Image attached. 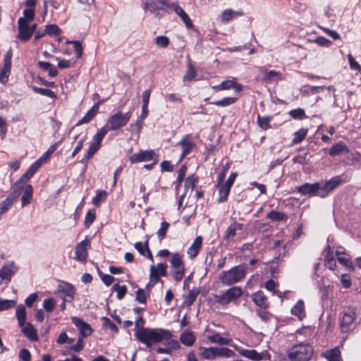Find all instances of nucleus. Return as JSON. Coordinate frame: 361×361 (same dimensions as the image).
<instances>
[{"mask_svg":"<svg viewBox=\"0 0 361 361\" xmlns=\"http://www.w3.org/2000/svg\"><path fill=\"white\" fill-rule=\"evenodd\" d=\"M289 115L294 119L302 120L305 117V113L302 109H293L289 111Z\"/></svg>","mask_w":361,"mask_h":361,"instance_id":"obj_60","label":"nucleus"},{"mask_svg":"<svg viewBox=\"0 0 361 361\" xmlns=\"http://www.w3.org/2000/svg\"><path fill=\"white\" fill-rule=\"evenodd\" d=\"M307 129L301 128V129L298 130V131H296L294 133V137H293L292 142L294 144L300 143L305 138V137L307 136Z\"/></svg>","mask_w":361,"mask_h":361,"instance_id":"obj_52","label":"nucleus"},{"mask_svg":"<svg viewBox=\"0 0 361 361\" xmlns=\"http://www.w3.org/2000/svg\"><path fill=\"white\" fill-rule=\"evenodd\" d=\"M219 198L217 200L218 202L221 203L224 202L227 200L228 196L230 192L231 187H228V185L225 184L219 185Z\"/></svg>","mask_w":361,"mask_h":361,"instance_id":"obj_41","label":"nucleus"},{"mask_svg":"<svg viewBox=\"0 0 361 361\" xmlns=\"http://www.w3.org/2000/svg\"><path fill=\"white\" fill-rule=\"evenodd\" d=\"M177 145L182 147V153L180 157V160H182L185 157L189 154L195 146V143L189 140L188 137L182 139L179 142L177 143Z\"/></svg>","mask_w":361,"mask_h":361,"instance_id":"obj_29","label":"nucleus"},{"mask_svg":"<svg viewBox=\"0 0 361 361\" xmlns=\"http://www.w3.org/2000/svg\"><path fill=\"white\" fill-rule=\"evenodd\" d=\"M21 328L23 334L30 341H35L38 340L37 330L31 323L25 322V324Z\"/></svg>","mask_w":361,"mask_h":361,"instance_id":"obj_35","label":"nucleus"},{"mask_svg":"<svg viewBox=\"0 0 361 361\" xmlns=\"http://www.w3.org/2000/svg\"><path fill=\"white\" fill-rule=\"evenodd\" d=\"M333 249L328 245L326 250L325 265L330 270H334L336 266V260L333 255Z\"/></svg>","mask_w":361,"mask_h":361,"instance_id":"obj_36","label":"nucleus"},{"mask_svg":"<svg viewBox=\"0 0 361 361\" xmlns=\"http://www.w3.org/2000/svg\"><path fill=\"white\" fill-rule=\"evenodd\" d=\"M109 132L108 127L103 126L97 133L94 135L92 143L101 146V143L104 136Z\"/></svg>","mask_w":361,"mask_h":361,"instance_id":"obj_42","label":"nucleus"},{"mask_svg":"<svg viewBox=\"0 0 361 361\" xmlns=\"http://www.w3.org/2000/svg\"><path fill=\"white\" fill-rule=\"evenodd\" d=\"M216 357H231L234 352L227 348H216Z\"/></svg>","mask_w":361,"mask_h":361,"instance_id":"obj_55","label":"nucleus"},{"mask_svg":"<svg viewBox=\"0 0 361 361\" xmlns=\"http://www.w3.org/2000/svg\"><path fill=\"white\" fill-rule=\"evenodd\" d=\"M260 72L263 74V80L269 82L278 81L281 79L280 72L276 71H267L264 68H260Z\"/></svg>","mask_w":361,"mask_h":361,"instance_id":"obj_33","label":"nucleus"},{"mask_svg":"<svg viewBox=\"0 0 361 361\" xmlns=\"http://www.w3.org/2000/svg\"><path fill=\"white\" fill-rule=\"evenodd\" d=\"M198 294H199V291L197 290L192 289V290H190V292L188 293V295L185 298V303L188 306L191 305L194 302V301L196 300V298L198 295Z\"/></svg>","mask_w":361,"mask_h":361,"instance_id":"obj_59","label":"nucleus"},{"mask_svg":"<svg viewBox=\"0 0 361 361\" xmlns=\"http://www.w3.org/2000/svg\"><path fill=\"white\" fill-rule=\"evenodd\" d=\"M252 299L254 303L261 309H267L269 307L267 298L261 290L254 293L252 295Z\"/></svg>","mask_w":361,"mask_h":361,"instance_id":"obj_23","label":"nucleus"},{"mask_svg":"<svg viewBox=\"0 0 361 361\" xmlns=\"http://www.w3.org/2000/svg\"><path fill=\"white\" fill-rule=\"evenodd\" d=\"M180 341L185 346H192L195 341V336L192 331H185L180 336Z\"/></svg>","mask_w":361,"mask_h":361,"instance_id":"obj_37","label":"nucleus"},{"mask_svg":"<svg viewBox=\"0 0 361 361\" xmlns=\"http://www.w3.org/2000/svg\"><path fill=\"white\" fill-rule=\"evenodd\" d=\"M200 355L204 359L212 360L216 357V347L201 348Z\"/></svg>","mask_w":361,"mask_h":361,"instance_id":"obj_40","label":"nucleus"},{"mask_svg":"<svg viewBox=\"0 0 361 361\" xmlns=\"http://www.w3.org/2000/svg\"><path fill=\"white\" fill-rule=\"evenodd\" d=\"M237 99L235 97H224L222 99L211 102V104L218 106H228L236 102Z\"/></svg>","mask_w":361,"mask_h":361,"instance_id":"obj_46","label":"nucleus"},{"mask_svg":"<svg viewBox=\"0 0 361 361\" xmlns=\"http://www.w3.org/2000/svg\"><path fill=\"white\" fill-rule=\"evenodd\" d=\"M134 247L141 255L146 256L149 259L153 261V256L148 245V239L144 243H135Z\"/></svg>","mask_w":361,"mask_h":361,"instance_id":"obj_31","label":"nucleus"},{"mask_svg":"<svg viewBox=\"0 0 361 361\" xmlns=\"http://www.w3.org/2000/svg\"><path fill=\"white\" fill-rule=\"evenodd\" d=\"M278 284L276 283L274 280L269 279L267 281H266L264 284L265 288L273 293V295H277L278 296L281 297V293L277 292L275 290V288L277 287Z\"/></svg>","mask_w":361,"mask_h":361,"instance_id":"obj_57","label":"nucleus"},{"mask_svg":"<svg viewBox=\"0 0 361 361\" xmlns=\"http://www.w3.org/2000/svg\"><path fill=\"white\" fill-rule=\"evenodd\" d=\"M23 191V194L21 197V207H24L32 202L33 188L30 184H27L24 185Z\"/></svg>","mask_w":361,"mask_h":361,"instance_id":"obj_32","label":"nucleus"},{"mask_svg":"<svg viewBox=\"0 0 361 361\" xmlns=\"http://www.w3.org/2000/svg\"><path fill=\"white\" fill-rule=\"evenodd\" d=\"M243 355L253 360H260L262 358V355L254 350H245Z\"/></svg>","mask_w":361,"mask_h":361,"instance_id":"obj_58","label":"nucleus"},{"mask_svg":"<svg viewBox=\"0 0 361 361\" xmlns=\"http://www.w3.org/2000/svg\"><path fill=\"white\" fill-rule=\"evenodd\" d=\"M341 182V179L338 176L334 177L328 181L321 182V197H326L328 194L338 187Z\"/></svg>","mask_w":361,"mask_h":361,"instance_id":"obj_17","label":"nucleus"},{"mask_svg":"<svg viewBox=\"0 0 361 361\" xmlns=\"http://www.w3.org/2000/svg\"><path fill=\"white\" fill-rule=\"evenodd\" d=\"M157 155L152 149L142 150L129 157V161L131 164L138 162L154 161V164L158 161Z\"/></svg>","mask_w":361,"mask_h":361,"instance_id":"obj_8","label":"nucleus"},{"mask_svg":"<svg viewBox=\"0 0 361 361\" xmlns=\"http://www.w3.org/2000/svg\"><path fill=\"white\" fill-rule=\"evenodd\" d=\"M235 79L222 81L219 85L213 86L212 88L216 91L232 89Z\"/></svg>","mask_w":361,"mask_h":361,"instance_id":"obj_48","label":"nucleus"},{"mask_svg":"<svg viewBox=\"0 0 361 361\" xmlns=\"http://www.w3.org/2000/svg\"><path fill=\"white\" fill-rule=\"evenodd\" d=\"M341 182V179L338 176L334 177L328 181L321 182V197H326L328 194L338 187Z\"/></svg>","mask_w":361,"mask_h":361,"instance_id":"obj_18","label":"nucleus"},{"mask_svg":"<svg viewBox=\"0 0 361 361\" xmlns=\"http://www.w3.org/2000/svg\"><path fill=\"white\" fill-rule=\"evenodd\" d=\"M101 146L91 142L87 149V154L85 157L81 160V162H85L91 159L94 154L99 149Z\"/></svg>","mask_w":361,"mask_h":361,"instance_id":"obj_45","label":"nucleus"},{"mask_svg":"<svg viewBox=\"0 0 361 361\" xmlns=\"http://www.w3.org/2000/svg\"><path fill=\"white\" fill-rule=\"evenodd\" d=\"M16 316L20 327H23L26 322V310L23 305H19L16 307Z\"/></svg>","mask_w":361,"mask_h":361,"instance_id":"obj_39","label":"nucleus"},{"mask_svg":"<svg viewBox=\"0 0 361 361\" xmlns=\"http://www.w3.org/2000/svg\"><path fill=\"white\" fill-rule=\"evenodd\" d=\"M34 175L32 174L28 171H26L25 173H23L21 177L11 186L12 190H15L16 191H18L20 194L22 193L24 185H27L26 183L30 180V179Z\"/></svg>","mask_w":361,"mask_h":361,"instance_id":"obj_25","label":"nucleus"},{"mask_svg":"<svg viewBox=\"0 0 361 361\" xmlns=\"http://www.w3.org/2000/svg\"><path fill=\"white\" fill-rule=\"evenodd\" d=\"M243 12L241 10L233 11L231 8L224 10L221 15V20L224 23H227L233 18L238 16H243Z\"/></svg>","mask_w":361,"mask_h":361,"instance_id":"obj_30","label":"nucleus"},{"mask_svg":"<svg viewBox=\"0 0 361 361\" xmlns=\"http://www.w3.org/2000/svg\"><path fill=\"white\" fill-rule=\"evenodd\" d=\"M208 340L212 343L219 345H229L232 342V340L229 338L227 335L217 332H214L212 334L208 336Z\"/></svg>","mask_w":361,"mask_h":361,"instance_id":"obj_26","label":"nucleus"},{"mask_svg":"<svg viewBox=\"0 0 361 361\" xmlns=\"http://www.w3.org/2000/svg\"><path fill=\"white\" fill-rule=\"evenodd\" d=\"M183 257V255L174 252L171 254L170 259L171 267L173 269L172 275L173 279L178 283L182 281L185 275V269Z\"/></svg>","mask_w":361,"mask_h":361,"instance_id":"obj_6","label":"nucleus"},{"mask_svg":"<svg viewBox=\"0 0 361 361\" xmlns=\"http://www.w3.org/2000/svg\"><path fill=\"white\" fill-rule=\"evenodd\" d=\"M71 321L79 330L80 337H87L92 333V329L90 325L82 319L77 317H71Z\"/></svg>","mask_w":361,"mask_h":361,"instance_id":"obj_16","label":"nucleus"},{"mask_svg":"<svg viewBox=\"0 0 361 361\" xmlns=\"http://www.w3.org/2000/svg\"><path fill=\"white\" fill-rule=\"evenodd\" d=\"M324 90H327L329 92H334V96L335 97V88L334 86L330 85L327 87L324 86H310V85H303L300 89V93L302 96L307 97L310 94H316L323 92Z\"/></svg>","mask_w":361,"mask_h":361,"instance_id":"obj_13","label":"nucleus"},{"mask_svg":"<svg viewBox=\"0 0 361 361\" xmlns=\"http://www.w3.org/2000/svg\"><path fill=\"white\" fill-rule=\"evenodd\" d=\"M169 9H173L174 11V12L181 18L188 28L192 27V23L190 17L177 3H171Z\"/></svg>","mask_w":361,"mask_h":361,"instance_id":"obj_20","label":"nucleus"},{"mask_svg":"<svg viewBox=\"0 0 361 361\" xmlns=\"http://www.w3.org/2000/svg\"><path fill=\"white\" fill-rule=\"evenodd\" d=\"M107 192L105 190H97L96 191V195L92 198V204L98 207L101 202L104 201L106 198Z\"/></svg>","mask_w":361,"mask_h":361,"instance_id":"obj_44","label":"nucleus"},{"mask_svg":"<svg viewBox=\"0 0 361 361\" xmlns=\"http://www.w3.org/2000/svg\"><path fill=\"white\" fill-rule=\"evenodd\" d=\"M55 300L52 298L45 299L43 302V307L47 312H52L55 308Z\"/></svg>","mask_w":361,"mask_h":361,"instance_id":"obj_64","label":"nucleus"},{"mask_svg":"<svg viewBox=\"0 0 361 361\" xmlns=\"http://www.w3.org/2000/svg\"><path fill=\"white\" fill-rule=\"evenodd\" d=\"M170 224L166 221H163L161 224L160 228L157 231V237L159 240H162L165 237L167 233V231L169 228Z\"/></svg>","mask_w":361,"mask_h":361,"instance_id":"obj_53","label":"nucleus"},{"mask_svg":"<svg viewBox=\"0 0 361 361\" xmlns=\"http://www.w3.org/2000/svg\"><path fill=\"white\" fill-rule=\"evenodd\" d=\"M156 45L159 48H166L169 44V39L168 37L164 35H160L154 39Z\"/></svg>","mask_w":361,"mask_h":361,"instance_id":"obj_54","label":"nucleus"},{"mask_svg":"<svg viewBox=\"0 0 361 361\" xmlns=\"http://www.w3.org/2000/svg\"><path fill=\"white\" fill-rule=\"evenodd\" d=\"M285 214L282 212L271 211L267 214V218L272 221H280L283 219Z\"/></svg>","mask_w":361,"mask_h":361,"instance_id":"obj_61","label":"nucleus"},{"mask_svg":"<svg viewBox=\"0 0 361 361\" xmlns=\"http://www.w3.org/2000/svg\"><path fill=\"white\" fill-rule=\"evenodd\" d=\"M18 38L23 42L29 40L32 34L30 30V24L25 18H19L18 20Z\"/></svg>","mask_w":361,"mask_h":361,"instance_id":"obj_12","label":"nucleus"},{"mask_svg":"<svg viewBox=\"0 0 361 361\" xmlns=\"http://www.w3.org/2000/svg\"><path fill=\"white\" fill-rule=\"evenodd\" d=\"M202 238L197 236L187 250V254L190 259L195 258L202 247Z\"/></svg>","mask_w":361,"mask_h":361,"instance_id":"obj_22","label":"nucleus"},{"mask_svg":"<svg viewBox=\"0 0 361 361\" xmlns=\"http://www.w3.org/2000/svg\"><path fill=\"white\" fill-rule=\"evenodd\" d=\"M243 294L242 288L239 286H233L228 289L225 293L214 296L216 303L226 306L229 303L235 302Z\"/></svg>","mask_w":361,"mask_h":361,"instance_id":"obj_4","label":"nucleus"},{"mask_svg":"<svg viewBox=\"0 0 361 361\" xmlns=\"http://www.w3.org/2000/svg\"><path fill=\"white\" fill-rule=\"evenodd\" d=\"M112 290L116 292V298L118 300H122L127 293L126 286H120L118 283L114 284L112 287Z\"/></svg>","mask_w":361,"mask_h":361,"instance_id":"obj_50","label":"nucleus"},{"mask_svg":"<svg viewBox=\"0 0 361 361\" xmlns=\"http://www.w3.org/2000/svg\"><path fill=\"white\" fill-rule=\"evenodd\" d=\"M243 228V225L241 223L233 221L226 230L223 239L225 240H233L236 235V231H241Z\"/></svg>","mask_w":361,"mask_h":361,"instance_id":"obj_24","label":"nucleus"},{"mask_svg":"<svg viewBox=\"0 0 361 361\" xmlns=\"http://www.w3.org/2000/svg\"><path fill=\"white\" fill-rule=\"evenodd\" d=\"M297 190L303 195L321 197V183H305L298 187Z\"/></svg>","mask_w":361,"mask_h":361,"instance_id":"obj_10","label":"nucleus"},{"mask_svg":"<svg viewBox=\"0 0 361 361\" xmlns=\"http://www.w3.org/2000/svg\"><path fill=\"white\" fill-rule=\"evenodd\" d=\"M90 246V243L89 240L85 239L80 242L75 247V256L74 259L80 262H86L88 256L87 250Z\"/></svg>","mask_w":361,"mask_h":361,"instance_id":"obj_14","label":"nucleus"},{"mask_svg":"<svg viewBox=\"0 0 361 361\" xmlns=\"http://www.w3.org/2000/svg\"><path fill=\"white\" fill-rule=\"evenodd\" d=\"M131 111L123 114L122 111H117L109 117L107 123L104 126L108 127L109 130H116L125 126L131 118Z\"/></svg>","mask_w":361,"mask_h":361,"instance_id":"obj_5","label":"nucleus"},{"mask_svg":"<svg viewBox=\"0 0 361 361\" xmlns=\"http://www.w3.org/2000/svg\"><path fill=\"white\" fill-rule=\"evenodd\" d=\"M58 290L60 293H62L64 295V296L68 298L69 300H72L73 299L75 290L72 284L68 282H63L59 285Z\"/></svg>","mask_w":361,"mask_h":361,"instance_id":"obj_28","label":"nucleus"},{"mask_svg":"<svg viewBox=\"0 0 361 361\" xmlns=\"http://www.w3.org/2000/svg\"><path fill=\"white\" fill-rule=\"evenodd\" d=\"M11 68L3 67L0 71V82L6 84L8 80V77L11 73Z\"/></svg>","mask_w":361,"mask_h":361,"instance_id":"obj_63","label":"nucleus"},{"mask_svg":"<svg viewBox=\"0 0 361 361\" xmlns=\"http://www.w3.org/2000/svg\"><path fill=\"white\" fill-rule=\"evenodd\" d=\"M356 319L355 311L353 309H348L343 312L340 322V326L342 332H348L350 330L351 326Z\"/></svg>","mask_w":361,"mask_h":361,"instance_id":"obj_11","label":"nucleus"},{"mask_svg":"<svg viewBox=\"0 0 361 361\" xmlns=\"http://www.w3.org/2000/svg\"><path fill=\"white\" fill-rule=\"evenodd\" d=\"M167 264L166 263H159L157 265H151L149 268V283L154 286L161 281L160 276L167 275Z\"/></svg>","mask_w":361,"mask_h":361,"instance_id":"obj_7","label":"nucleus"},{"mask_svg":"<svg viewBox=\"0 0 361 361\" xmlns=\"http://www.w3.org/2000/svg\"><path fill=\"white\" fill-rule=\"evenodd\" d=\"M17 271L18 267L13 262L4 265L0 269V285L8 284Z\"/></svg>","mask_w":361,"mask_h":361,"instance_id":"obj_9","label":"nucleus"},{"mask_svg":"<svg viewBox=\"0 0 361 361\" xmlns=\"http://www.w3.org/2000/svg\"><path fill=\"white\" fill-rule=\"evenodd\" d=\"M20 194L18 191L12 190L11 192L7 196V197L1 202L0 204V216L6 213L13 205V204L17 200Z\"/></svg>","mask_w":361,"mask_h":361,"instance_id":"obj_19","label":"nucleus"},{"mask_svg":"<svg viewBox=\"0 0 361 361\" xmlns=\"http://www.w3.org/2000/svg\"><path fill=\"white\" fill-rule=\"evenodd\" d=\"M135 337L147 348H151L154 344L161 343L163 340L172 337V334L169 330L164 329L146 328L135 333Z\"/></svg>","mask_w":361,"mask_h":361,"instance_id":"obj_1","label":"nucleus"},{"mask_svg":"<svg viewBox=\"0 0 361 361\" xmlns=\"http://www.w3.org/2000/svg\"><path fill=\"white\" fill-rule=\"evenodd\" d=\"M313 352L311 345L301 343L290 349L288 357L292 361H309L313 355Z\"/></svg>","mask_w":361,"mask_h":361,"instance_id":"obj_3","label":"nucleus"},{"mask_svg":"<svg viewBox=\"0 0 361 361\" xmlns=\"http://www.w3.org/2000/svg\"><path fill=\"white\" fill-rule=\"evenodd\" d=\"M16 305V300L0 298V312L10 310Z\"/></svg>","mask_w":361,"mask_h":361,"instance_id":"obj_51","label":"nucleus"},{"mask_svg":"<svg viewBox=\"0 0 361 361\" xmlns=\"http://www.w3.org/2000/svg\"><path fill=\"white\" fill-rule=\"evenodd\" d=\"M172 337H170L167 340H163L162 343H164L169 350V351L171 353L173 350H177L180 348V345L178 341L171 339Z\"/></svg>","mask_w":361,"mask_h":361,"instance_id":"obj_56","label":"nucleus"},{"mask_svg":"<svg viewBox=\"0 0 361 361\" xmlns=\"http://www.w3.org/2000/svg\"><path fill=\"white\" fill-rule=\"evenodd\" d=\"M349 152L348 147L342 142H338L333 145L329 149L331 157H338L348 154Z\"/></svg>","mask_w":361,"mask_h":361,"instance_id":"obj_27","label":"nucleus"},{"mask_svg":"<svg viewBox=\"0 0 361 361\" xmlns=\"http://www.w3.org/2000/svg\"><path fill=\"white\" fill-rule=\"evenodd\" d=\"M271 120V116L261 117L259 115H258L257 124L262 129L266 130L271 128V126L269 124Z\"/></svg>","mask_w":361,"mask_h":361,"instance_id":"obj_47","label":"nucleus"},{"mask_svg":"<svg viewBox=\"0 0 361 361\" xmlns=\"http://www.w3.org/2000/svg\"><path fill=\"white\" fill-rule=\"evenodd\" d=\"M323 355L328 361H342L338 347L327 350Z\"/></svg>","mask_w":361,"mask_h":361,"instance_id":"obj_38","label":"nucleus"},{"mask_svg":"<svg viewBox=\"0 0 361 361\" xmlns=\"http://www.w3.org/2000/svg\"><path fill=\"white\" fill-rule=\"evenodd\" d=\"M196 76H197V71H196L195 68L190 63H189L188 64V69L185 72V74L183 76V81H185V82L192 81L195 78Z\"/></svg>","mask_w":361,"mask_h":361,"instance_id":"obj_43","label":"nucleus"},{"mask_svg":"<svg viewBox=\"0 0 361 361\" xmlns=\"http://www.w3.org/2000/svg\"><path fill=\"white\" fill-rule=\"evenodd\" d=\"M96 215L94 210H88L85 215L84 225L85 227H89L95 220Z\"/></svg>","mask_w":361,"mask_h":361,"instance_id":"obj_62","label":"nucleus"},{"mask_svg":"<svg viewBox=\"0 0 361 361\" xmlns=\"http://www.w3.org/2000/svg\"><path fill=\"white\" fill-rule=\"evenodd\" d=\"M103 101L98 102L94 104L92 107L85 114V115L80 119L77 123L76 126H79L85 123H88L90 121L96 116L99 111V105L102 104Z\"/></svg>","mask_w":361,"mask_h":361,"instance_id":"obj_21","label":"nucleus"},{"mask_svg":"<svg viewBox=\"0 0 361 361\" xmlns=\"http://www.w3.org/2000/svg\"><path fill=\"white\" fill-rule=\"evenodd\" d=\"M170 4L168 0H147L145 4V8L154 13L159 9L169 10Z\"/></svg>","mask_w":361,"mask_h":361,"instance_id":"obj_15","label":"nucleus"},{"mask_svg":"<svg viewBox=\"0 0 361 361\" xmlns=\"http://www.w3.org/2000/svg\"><path fill=\"white\" fill-rule=\"evenodd\" d=\"M291 314L298 317L299 320H302L305 317V303L302 300H299L292 307Z\"/></svg>","mask_w":361,"mask_h":361,"instance_id":"obj_34","label":"nucleus"},{"mask_svg":"<svg viewBox=\"0 0 361 361\" xmlns=\"http://www.w3.org/2000/svg\"><path fill=\"white\" fill-rule=\"evenodd\" d=\"M247 267L240 264L235 266L228 271H224L219 276L221 283L225 286H231L241 281L246 276Z\"/></svg>","mask_w":361,"mask_h":361,"instance_id":"obj_2","label":"nucleus"},{"mask_svg":"<svg viewBox=\"0 0 361 361\" xmlns=\"http://www.w3.org/2000/svg\"><path fill=\"white\" fill-rule=\"evenodd\" d=\"M32 90L34 92L47 96L50 98L55 99L56 97V94L54 92L49 89H44L42 87H32Z\"/></svg>","mask_w":361,"mask_h":361,"instance_id":"obj_49","label":"nucleus"}]
</instances>
